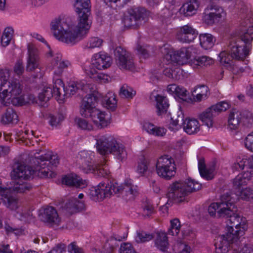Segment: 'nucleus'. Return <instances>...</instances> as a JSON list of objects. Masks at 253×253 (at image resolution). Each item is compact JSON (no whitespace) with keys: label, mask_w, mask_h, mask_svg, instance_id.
Masks as SVG:
<instances>
[{"label":"nucleus","mask_w":253,"mask_h":253,"mask_svg":"<svg viewBox=\"0 0 253 253\" xmlns=\"http://www.w3.org/2000/svg\"><path fill=\"white\" fill-rule=\"evenodd\" d=\"M240 244V241L237 240L236 243L233 246L232 253H253V246L252 245L246 244L239 251Z\"/></svg>","instance_id":"50"},{"label":"nucleus","mask_w":253,"mask_h":253,"mask_svg":"<svg viewBox=\"0 0 253 253\" xmlns=\"http://www.w3.org/2000/svg\"><path fill=\"white\" fill-rule=\"evenodd\" d=\"M242 40L245 44H251L253 40V26H250L245 32L243 33L240 38H237Z\"/></svg>","instance_id":"49"},{"label":"nucleus","mask_w":253,"mask_h":253,"mask_svg":"<svg viewBox=\"0 0 253 253\" xmlns=\"http://www.w3.org/2000/svg\"><path fill=\"white\" fill-rule=\"evenodd\" d=\"M242 120L244 125H246V122L251 123L253 122V115L249 111L245 110L242 112Z\"/></svg>","instance_id":"60"},{"label":"nucleus","mask_w":253,"mask_h":253,"mask_svg":"<svg viewBox=\"0 0 253 253\" xmlns=\"http://www.w3.org/2000/svg\"><path fill=\"white\" fill-rule=\"evenodd\" d=\"M97 99L96 96L91 94L84 97L80 106V114L83 117H90L97 126L102 128L110 123V117L95 107Z\"/></svg>","instance_id":"6"},{"label":"nucleus","mask_w":253,"mask_h":253,"mask_svg":"<svg viewBox=\"0 0 253 253\" xmlns=\"http://www.w3.org/2000/svg\"><path fill=\"white\" fill-rule=\"evenodd\" d=\"M239 8L240 9V12L243 14V17L247 18L248 20L251 17L252 14L250 4L242 1Z\"/></svg>","instance_id":"54"},{"label":"nucleus","mask_w":253,"mask_h":253,"mask_svg":"<svg viewBox=\"0 0 253 253\" xmlns=\"http://www.w3.org/2000/svg\"><path fill=\"white\" fill-rule=\"evenodd\" d=\"M61 87H63V82L59 79L56 80L53 88L49 86L44 87L38 96L39 100L42 102L41 105L44 106V103L48 101L53 96H55L57 100H62V99H60L61 95Z\"/></svg>","instance_id":"14"},{"label":"nucleus","mask_w":253,"mask_h":253,"mask_svg":"<svg viewBox=\"0 0 253 253\" xmlns=\"http://www.w3.org/2000/svg\"><path fill=\"white\" fill-rule=\"evenodd\" d=\"M62 56L60 53H57L51 62V66L54 70V74L60 76L64 70L67 68L70 63L68 60H62Z\"/></svg>","instance_id":"28"},{"label":"nucleus","mask_w":253,"mask_h":253,"mask_svg":"<svg viewBox=\"0 0 253 253\" xmlns=\"http://www.w3.org/2000/svg\"><path fill=\"white\" fill-rule=\"evenodd\" d=\"M8 72L1 69L0 72V98L3 100L10 95L12 98V102L16 105H21L22 102L20 95L22 93V86L18 81L8 82Z\"/></svg>","instance_id":"7"},{"label":"nucleus","mask_w":253,"mask_h":253,"mask_svg":"<svg viewBox=\"0 0 253 253\" xmlns=\"http://www.w3.org/2000/svg\"><path fill=\"white\" fill-rule=\"evenodd\" d=\"M93 171L90 172L99 177H108L110 175V171L106 165H94Z\"/></svg>","instance_id":"44"},{"label":"nucleus","mask_w":253,"mask_h":253,"mask_svg":"<svg viewBox=\"0 0 253 253\" xmlns=\"http://www.w3.org/2000/svg\"><path fill=\"white\" fill-rule=\"evenodd\" d=\"M251 46L250 44H245L237 37L232 38L228 43L226 51L221 52L219 54L221 64L228 68L234 69L233 59L244 60L250 54Z\"/></svg>","instance_id":"5"},{"label":"nucleus","mask_w":253,"mask_h":253,"mask_svg":"<svg viewBox=\"0 0 253 253\" xmlns=\"http://www.w3.org/2000/svg\"><path fill=\"white\" fill-rule=\"evenodd\" d=\"M112 63V58L108 54L99 52L94 54L91 58V63L84 69L86 75H92L95 70H104L109 67Z\"/></svg>","instance_id":"12"},{"label":"nucleus","mask_w":253,"mask_h":253,"mask_svg":"<svg viewBox=\"0 0 253 253\" xmlns=\"http://www.w3.org/2000/svg\"><path fill=\"white\" fill-rule=\"evenodd\" d=\"M185 120L183 112L180 106L176 113L171 117V122L169 125V129L173 131L178 130L184 124Z\"/></svg>","instance_id":"29"},{"label":"nucleus","mask_w":253,"mask_h":253,"mask_svg":"<svg viewBox=\"0 0 253 253\" xmlns=\"http://www.w3.org/2000/svg\"><path fill=\"white\" fill-rule=\"evenodd\" d=\"M103 41L98 37H91L89 38L84 45V48L86 49H93L99 48L103 45Z\"/></svg>","instance_id":"45"},{"label":"nucleus","mask_w":253,"mask_h":253,"mask_svg":"<svg viewBox=\"0 0 253 253\" xmlns=\"http://www.w3.org/2000/svg\"><path fill=\"white\" fill-rule=\"evenodd\" d=\"M228 123L231 129H237L240 124L243 123L241 112L235 109L231 111L229 115Z\"/></svg>","instance_id":"31"},{"label":"nucleus","mask_w":253,"mask_h":253,"mask_svg":"<svg viewBox=\"0 0 253 253\" xmlns=\"http://www.w3.org/2000/svg\"><path fill=\"white\" fill-rule=\"evenodd\" d=\"M103 102L105 107L111 111H114L117 107L116 96L111 92L106 95Z\"/></svg>","instance_id":"41"},{"label":"nucleus","mask_w":253,"mask_h":253,"mask_svg":"<svg viewBox=\"0 0 253 253\" xmlns=\"http://www.w3.org/2000/svg\"><path fill=\"white\" fill-rule=\"evenodd\" d=\"M199 40L201 46L206 50L212 48L216 41L214 37L208 33L200 34L199 35Z\"/></svg>","instance_id":"34"},{"label":"nucleus","mask_w":253,"mask_h":253,"mask_svg":"<svg viewBox=\"0 0 253 253\" xmlns=\"http://www.w3.org/2000/svg\"><path fill=\"white\" fill-rule=\"evenodd\" d=\"M196 64L202 66H208L212 64L213 63V60L211 58L206 56H202L198 57L196 59Z\"/></svg>","instance_id":"58"},{"label":"nucleus","mask_w":253,"mask_h":253,"mask_svg":"<svg viewBox=\"0 0 253 253\" xmlns=\"http://www.w3.org/2000/svg\"><path fill=\"white\" fill-rule=\"evenodd\" d=\"M153 238L152 234H148L145 232L141 231L137 232V235L135 237V241L138 243H143L150 241Z\"/></svg>","instance_id":"53"},{"label":"nucleus","mask_w":253,"mask_h":253,"mask_svg":"<svg viewBox=\"0 0 253 253\" xmlns=\"http://www.w3.org/2000/svg\"><path fill=\"white\" fill-rule=\"evenodd\" d=\"M75 121L78 126L82 129L91 130L92 129V126L84 119L77 118Z\"/></svg>","instance_id":"59"},{"label":"nucleus","mask_w":253,"mask_h":253,"mask_svg":"<svg viewBox=\"0 0 253 253\" xmlns=\"http://www.w3.org/2000/svg\"><path fill=\"white\" fill-rule=\"evenodd\" d=\"M225 15L223 9L216 4H211L205 9L203 20L208 25H212L218 22Z\"/></svg>","instance_id":"19"},{"label":"nucleus","mask_w":253,"mask_h":253,"mask_svg":"<svg viewBox=\"0 0 253 253\" xmlns=\"http://www.w3.org/2000/svg\"><path fill=\"white\" fill-rule=\"evenodd\" d=\"M68 251L70 253H84L83 249L79 247L75 242L71 243L69 245Z\"/></svg>","instance_id":"64"},{"label":"nucleus","mask_w":253,"mask_h":253,"mask_svg":"<svg viewBox=\"0 0 253 253\" xmlns=\"http://www.w3.org/2000/svg\"><path fill=\"white\" fill-rule=\"evenodd\" d=\"M155 100L158 115H161L162 114L166 113L169 107L167 98L163 96L157 95L155 97Z\"/></svg>","instance_id":"39"},{"label":"nucleus","mask_w":253,"mask_h":253,"mask_svg":"<svg viewBox=\"0 0 253 253\" xmlns=\"http://www.w3.org/2000/svg\"><path fill=\"white\" fill-rule=\"evenodd\" d=\"M28 56L27 58L26 70L33 71L39 66L38 50L34 45H28Z\"/></svg>","instance_id":"24"},{"label":"nucleus","mask_w":253,"mask_h":253,"mask_svg":"<svg viewBox=\"0 0 253 253\" xmlns=\"http://www.w3.org/2000/svg\"><path fill=\"white\" fill-rule=\"evenodd\" d=\"M225 15L223 9L216 4H211L205 9L203 20L208 25H212L218 22Z\"/></svg>","instance_id":"18"},{"label":"nucleus","mask_w":253,"mask_h":253,"mask_svg":"<svg viewBox=\"0 0 253 253\" xmlns=\"http://www.w3.org/2000/svg\"><path fill=\"white\" fill-rule=\"evenodd\" d=\"M135 94V91H133L131 87L124 85L120 89V95L122 97L129 98H132Z\"/></svg>","instance_id":"57"},{"label":"nucleus","mask_w":253,"mask_h":253,"mask_svg":"<svg viewBox=\"0 0 253 253\" xmlns=\"http://www.w3.org/2000/svg\"><path fill=\"white\" fill-rule=\"evenodd\" d=\"M168 90L182 99H183V97L187 95V91L184 87L176 85L175 84L169 85L168 87Z\"/></svg>","instance_id":"46"},{"label":"nucleus","mask_w":253,"mask_h":253,"mask_svg":"<svg viewBox=\"0 0 253 253\" xmlns=\"http://www.w3.org/2000/svg\"><path fill=\"white\" fill-rule=\"evenodd\" d=\"M176 170L175 162L171 156L165 155L158 159L156 164V171L160 177L166 180H169L175 175Z\"/></svg>","instance_id":"10"},{"label":"nucleus","mask_w":253,"mask_h":253,"mask_svg":"<svg viewBox=\"0 0 253 253\" xmlns=\"http://www.w3.org/2000/svg\"><path fill=\"white\" fill-rule=\"evenodd\" d=\"M143 128L149 134L155 136H163L167 132V129L163 127H159L149 122H144Z\"/></svg>","instance_id":"32"},{"label":"nucleus","mask_w":253,"mask_h":253,"mask_svg":"<svg viewBox=\"0 0 253 253\" xmlns=\"http://www.w3.org/2000/svg\"><path fill=\"white\" fill-rule=\"evenodd\" d=\"M239 8L240 9V12L243 14V17L247 18L248 20L251 17L252 14L250 4L242 1Z\"/></svg>","instance_id":"55"},{"label":"nucleus","mask_w":253,"mask_h":253,"mask_svg":"<svg viewBox=\"0 0 253 253\" xmlns=\"http://www.w3.org/2000/svg\"><path fill=\"white\" fill-rule=\"evenodd\" d=\"M74 7L79 15L77 25L60 19H55L50 24L55 38L72 45L86 36L92 24L90 0H75Z\"/></svg>","instance_id":"2"},{"label":"nucleus","mask_w":253,"mask_h":253,"mask_svg":"<svg viewBox=\"0 0 253 253\" xmlns=\"http://www.w3.org/2000/svg\"><path fill=\"white\" fill-rule=\"evenodd\" d=\"M117 66L121 69L131 70L134 63L131 55L121 46L117 47L114 51Z\"/></svg>","instance_id":"15"},{"label":"nucleus","mask_w":253,"mask_h":253,"mask_svg":"<svg viewBox=\"0 0 253 253\" xmlns=\"http://www.w3.org/2000/svg\"><path fill=\"white\" fill-rule=\"evenodd\" d=\"M149 15V11L144 8H131L124 16L123 22L126 27L136 29L148 20Z\"/></svg>","instance_id":"11"},{"label":"nucleus","mask_w":253,"mask_h":253,"mask_svg":"<svg viewBox=\"0 0 253 253\" xmlns=\"http://www.w3.org/2000/svg\"><path fill=\"white\" fill-rule=\"evenodd\" d=\"M182 127L185 132L189 134L197 133L200 129L199 123L196 119H186Z\"/></svg>","instance_id":"35"},{"label":"nucleus","mask_w":253,"mask_h":253,"mask_svg":"<svg viewBox=\"0 0 253 253\" xmlns=\"http://www.w3.org/2000/svg\"><path fill=\"white\" fill-rule=\"evenodd\" d=\"M62 181L65 185L79 188H83L87 184L86 180H83L77 175L73 173L65 175L62 178Z\"/></svg>","instance_id":"27"},{"label":"nucleus","mask_w":253,"mask_h":253,"mask_svg":"<svg viewBox=\"0 0 253 253\" xmlns=\"http://www.w3.org/2000/svg\"><path fill=\"white\" fill-rule=\"evenodd\" d=\"M253 177V170H251L250 171H247L238 174L234 179L233 182V187L237 191L235 194H232L230 195H230L229 199H231L230 202H235L234 200H232L234 198V196L236 197V200L241 199L245 200H249L250 198L253 197V191L251 189L247 187L241 188V187L246 185L247 182L252 179Z\"/></svg>","instance_id":"8"},{"label":"nucleus","mask_w":253,"mask_h":253,"mask_svg":"<svg viewBox=\"0 0 253 253\" xmlns=\"http://www.w3.org/2000/svg\"><path fill=\"white\" fill-rule=\"evenodd\" d=\"M230 195L226 193L221 196V202L219 203H213L211 204L208 208V212L211 216H216L218 217H224L225 215L228 214L230 210L226 209V204L229 201Z\"/></svg>","instance_id":"20"},{"label":"nucleus","mask_w":253,"mask_h":253,"mask_svg":"<svg viewBox=\"0 0 253 253\" xmlns=\"http://www.w3.org/2000/svg\"><path fill=\"white\" fill-rule=\"evenodd\" d=\"M245 145L248 150L253 152V132L247 135L245 140Z\"/></svg>","instance_id":"63"},{"label":"nucleus","mask_w":253,"mask_h":253,"mask_svg":"<svg viewBox=\"0 0 253 253\" xmlns=\"http://www.w3.org/2000/svg\"><path fill=\"white\" fill-rule=\"evenodd\" d=\"M201 187V184L200 183L191 178L184 181H175L169 186L167 194V202L165 205L160 207V211L164 214L167 213L169 206L183 202L185 196L199 190Z\"/></svg>","instance_id":"3"},{"label":"nucleus","mask_w":253,"mask_h":253,"mask_svg":"<svg viewBox=\"0 0 253 253\" xmlns=\"http://www.w3.org/2000/svg\"><path fill=\"white\" fill-rule=\"evenodd\" d=\"M245 167L253 169V157L251 159L240 157L237 158L236 162L232 165V168L233 170H239L244 169Z\"/></svg>","instance_id":"37"},{"label":"nucleus","mask_w":253,"mask_h":253,"mask_svg":"<svg viewBox=\"0 0 253 253\" xmlns=\"http://www.w3.org/2000/svg\"><path fill=\"white\" fill-rule=\"evenodd\" d=\"M95 146L98 153L102 155L109 154L115 139L108 134L99 135L95 136Z\"/></svg>","instance_id":"21"},{"label":"nucleus","mask_w":253,"mask_h":253,"mask_svg":"<svg viewBox=\"0 0 253 253\" xmlns=\"http://www.w3.org/2000/svg\"><path fill=\"white\" fill-rule=\"evenodd\" d=\"M155 244L160 250L164 252H166L169 245L166 234L162 232L157 233Z\"/></svg>","instance_id":"38"},{"label":"nucleus","mask_w":253,"mask_h":253,"mask_svg":"<svg viewBox=\"0 0 253 253\" xmlns=\"http://www.w3.org/2000/svg\"><path fill=\"white\" fill-rule=\"evenodd\" d=\"M78 162L82 170L85 173L93 171V158L94 154L84 150L79 152Z\"/></svg>","instance_id":"23"},{"label":"nucleus","mask_w":253,"mask_h":253,"mask_svg":"<svg viewBox=\"0 0 253 253\" xmlns=\"http://www.w3.org/2000/svg\"><path fill=\"white\" fill-rule=\"evenodd\" d=\"M34 169L23 165H18L13 170L12 176L16 179L11 187H2L0 181V192L6 191L16 193H24L30 190L31 184L25 181L31 177L38 176L41 178H52L56 173L52 170V167H56L59 159L57 154L48 152L39 157L35 156L32 160Z\"/></svg>","instance_id":"1"},{"label":"nucleus","mask_w":253,"mask_h":253,"mask_svg":"<svg viewBox=\"0 0 253 253\" xmlns=\"http://www.w3.org/2000/svg\"><path fill=\"white\" fill-rule=\"evenodd\" d=\"M208 87L205 85L197 86L193 92V95L196 97L197 101H200L207 96Z\"/></svg>","instance_id":"43"},{"label":"nucleus","mask_w":253,"mask_h":253,"mask_svg":"<svg viewBox=\"0 0 253 253\" xmlns=\"http://www.w3.org/2000/svg\"><path fill=\"white\" fill-rule=\"evenodd\" d=\"M68 211L71 213L77 212L84 209V203L77 198L70 200L66 205Z\"/></svg>","instance_id":"40"},{"label":"nucleus","mask_w":253,"mask_h":253,"mask_svg":"<svg viewBox=\"0 0 253 253\" xmlns=\"http://www.w3.org/2000/svg\"><path fill=\"white\" fill-rule=\"evenodd\" d=\"M143 215L149 217L154 213V207L150 203H147L143 206Z\"/></svg>","instance_id":"62"},{"label":"nucleus","mask_w":253,"mask_h":253,"mask_svg":"<svg viewBox=\"0 0 253 253\" xmlns=\"http://www.w3.org/2000/svg\"><path fill=\"white\" fill-rule=\"evenodd\" d=\"M182 71L178 67L173 68H167L164 71V74L173 80H179L181 79Z\"/></svg>","instance_id":"42"},{"label":"nucleus","mask_w":253,"mask_h":253,"mask_svg":"<svg viewBox=\"0 0 253 253\" xmlns=\"http://www.w3.org/2000/svg\"><path fill=\"white\" fill-rule=\"evenodd\" d=\"M198 35V31L187 24L180 28L176 34V38L181 42L190 43L195 40Z\"/></svg>","instance_id":"22"},{"label":"nucleus","mask_w":253,"mask_h":253,"mask_svg":"<svg viewBox=\"0 0 253 253\" xmlns=\"http://www.w3.org/2000/svg\"><path fill=\"white\" fill-rule=\"evenodd\" d=\"M149 162L143 156L141 157L138 161L136 171L140 175H144L147 171Z\"/></svg>","instance_id":"48"},{"label":"nucleus","mask_w":253,"mask_h":253,"mask_svg":"<svg viewBox=\"0 0 253 253\" xmlns=\"http://www.w3.org/2000/svg\"><path fill=\"white\" fill-rule=\"evenodd\" d=\"M180 221L178 219L175 218L170 221V228L169 230V234L172 236L177 235L180 230Z\"/></svg>","instance_id":"52"},{"label":"nucleus","mask_w":253,"mask_h":253,"mask_svg":"<svg viewBox=\"0 0 253 253\" xmlns=\"http://www.w3.org/2000/svg\"><path fill=\"white\" fill-rule=\"evenodd\" d=\"M198 8L188 1L184 4L180 8V12L185 16H191L196 13Z\"/></svg>","instance_id":"47"},{"label":"nucleus","mask_w":253,"mask_h":253,"mask_svg":"<svg viewBox=\"0 0 253 253\" xmlns=\"http://www.w3.org/2000/svg\"><path fill=\"white\" fill-rule=\"evenodd\" d=\"M41 220L48 226L57 229L61 225V220L56 210L51 206H48L43 210L40 214Z\"/></svg>","instance_id":"17"},{"label":"nucleus","mask_w":253,"mask_h":253,"mask_svg":"<svg viewBox=\"0 0 253 253\" xmlns=\"http://www.w3.org/2000/svg\"><path fill=\"white\" fill-rule=\"evenodd\" d=\"M120 253H136L132 245L129 243H123L120 248Z\"/></svg>","instance_id":"61"},{"label":"nucleus","mask_w":253,"mask_h":253,"mask_svg":"<svg viewBox=\"0 0 253 253\" xmlns=\"http://www.w3.org/2000/svg\"><path fill=\"white\" fill-rule=\"evenodd\" d=\"M169 56L172 61L179 65L186 63L190 57L187 49L184 47L174 51Z\"/></svg>","instance_id":"30"},{"label":"nucleus","mask_w":253,"mask_h":253,"mask_svg":"<svg viewBox=\"0 0 253 253\" xmlns=\"http://www.w3.org/2000/svg\"><path fill=\"white\" fill-rule=\"evenodd\" d=\"M88 88V86L85 81H72L69 82L66 87H64L63 84V87H61V90L63 89L66 94L74 95L80 90L87 92Z\"/></svg>","instance_id":"25"},{"label":"nucleus","mask_w":253,"mask_h":253,"mask_svg":"<svg viewBox=\"0 0 253 253\" xmlns=\"http://www.w3.org/2000/svg\"><path fill=\"white\" fill-rule=\"evenodd\" d=\"M13 30L10 27L5 29L1 38V45L5 47L9 43L12 39Z\"/></svg>","instance_id":"51"},{"label":"nucleus","mask_w":253,"mask_h":253,"mask_svg":"<svg viewBox=\"0 0 253 253\" xmlns=\"http://www.w3.org/2000/svg\"><path fill=\"white\" fill-rule=\"evenodd\" d=\"M228 210H230V212L228 214L225 215L223 217L229 218L227 220L228 225L227 227V232L228 233L229 228H232L233 231L230 232L233 233L231 236H235L236 238L239 239L240 237L244 234L246 226L245 224L242 223L244 222V220L237 213V209L234 204V201H229L226 204V209Z\"/></svg>","instance_id":"9"},{"label":"nucleus","mask_w":253,"mask_h":253,"mask_svg":"<svg viewBox=\"0 0 253 253\" xmlns=\"http://www.w3.org/2000/svg\"><path fill=\"white\" fill-rule=\"evenodd\" d=\"M125 192L126 195L135 196L137 193V188L132 184L130 179L126 180L123 184L119 185L117 182L105 184L100 182L96 187L90 188L89 195L90 198L95 201H99L106 197H110L113 193Z\"/></svg>","instance_id":"4"},{"label":"nucleus","mask_w":253,"mask_h":253,"mask_svg":"<svg viewBox=\"0 0 253 253\" xmlns=\"http://www.w3.org/2000/svg\"><path fill=\"white\" fill-rule=\"evenodd\" d=\"M0 121L4 125L16 123L18 122V116L12 108H8L5 112L2 115Z\"/></svg>","instance_id":"36"},{"label":"nucleus","mask_w":253,"mask_h":253,"mask_svg":"<svg viewBox=\"0 0 253 253\" xmlns=\"http://www.w3.org/2000/svg\"><path fill=\"white\" fill-rule=\"evenodd\" d=\"M229 107V104L222 101L212 105L207 109L200 115V119L208 127L212 126L213 118L217 116L222 111H226Z\"/></svg>","instance_id":"13"},{"label":"nucleus","mask_w":253,"mask_h":253,"mask_svg":"<svg viewBox=\"0 0 253 253\" xmlns=\"http://www.w3.org/2000/svg\"><path fill=\"white\" fill-rule=\"evenodd\" d=\"M86 75L90 78L93 79L94 81L101 83H105L108 81V76L107 75L101 73H98L97 70H95V72L93 73L92 75Z\"/></svg>","instance_id":"56"},{"label":"nucleus","mask_w":253,"mask_h":253,"mask_svg":"<svg viewBox=\"0 0 253 253\" xmlns=\"http://www.w3.org/2000/svg\"><path fill=\"white\" fill-rule=\"evenodd\" d=\"M231 231H233L232 228H229L228 233L219 236L218 241L215 243V253H228L230 248L233 250L234 244H236L237 240L239 239L234 236H231L233 233L230 232Z\"/></svg>","instance_id":"16"},{"label":"nucleus","mask_w":253,"mask_h":253,"mask_svg":"<svg viewBox=\"0 0 253 253\" xmlns=\"http://www.w3.org/2000/svg\"><path fill=\"white\" fill-rule=\"evenodd\" d=\"M109 154L113 155L115 159L122 162L125 161L127 157L126 147L116 140H115Z\"/></svg>","instance_id":"26"},{"label":"nucleus","mask_w":253,"mask_h":253,"mask_svg":"<svg viewBox=\"0 0 253 253\" xmlns=\"http://www.w3.org/2000/svg\"><path fill=\"white\" fill-rule=\"evenodd\" d=\"M10 192L9 191H6L0 193L5 195L3 199L4 205L9 209L11 210H16L19 206V203L18 198L13 195L8 194Z\"/></svg>","instance_id":"33"}]
</instances>
